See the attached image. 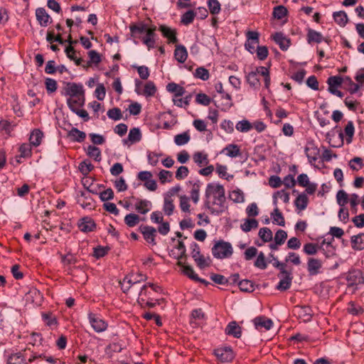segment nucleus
Instances as JSON below:
<instances>
[{
    "label": "nucleus",
    "mask_w": 364,
    "mask_h": 364,
    "mask_svg": "<svg viewBox=\"0 0 364 364\" xmlns=\"http://www.w3.org/2000/svg\"><path fill=\"white\" fill-rule=\"evenodd\" d=\"M205 206L212 214L219 215L226 209L225 191L223 186L218 183H210L205 191Z\"/></svg>",
    "instance_id": "f257e3e1"
},
{
    "label": "nucleus",
    "mask_w": 364,
    "mask_h": 364,
    "mask_svg": "<svg viewBox=\"0 0 364 364\" xmlns=\"http://www.w3.org/2000/svg\"><path fill=\"white\" fill-rule=\"evenodd\" d=\"M129 28L134 39H140L148 50L154 47L156 26L148 28L145 24L141 23L131 26Z\"/></svg>",
    "instance_id": "f03ea898"
},
{
    "label": "nucleus",
    "mask_w": 364,
    "mask_h": 364,
    "mask_svg": "<svg viewBox=\"0 0 364 364\" xmlns=\"http://www.w3.org/2000/svg\"><path fill=\"white\" fill-rule=\"evenodd\" d=\"M160 289L159 287L156 286L154 284L149 283L144 284L140 287V291L139 293L138 303L142 306H148L149 308L154 307L156 304H159V300L154 299L152 297L153 291H158Z\"/></svg>",
    "instance_id": "7ed1b4c3"
},
{
    "label": "nucleus",
    "mask_w": 364,
    "mask_h": 364,
    "mask_svg": "<svg viewBox=\"0 0 364 364\" xmlns=\"http://www.w3.org/2000/svg\"><path fill=\"white\" fill-rule=\"evenodd\" d=\"M258 74L264 77V87L265 88L269 89L270 85L269 71L267 68L264 66L256 68L255 71H252L246 75V80L247 83L255 89L259 88L260 86V82L257 77Z\"/></svg>",
    "instance_id": "20e7f679"
},
{
    "label": "nucleus",
    "mask_w": 364,
    "mask_h": 364,
    "mask_svg": "<svg viewBox=\"0 0 364 364\" xmlns=\"http://www.w3.org/2000/svg\"><path fill=\"white\" fill-rule=\"evenodd\" d=\"M147 277L141 273H132L126 276L122 281L120 282L121 288L123 292H127L132 287H135L139 284L141 282L146 281Z\"/></svg>",
    "instance_id": "39448f33"
},
{
    "label": "nucleus",
    "mask_w": 364,
    "mask_h": 364,
    "mask_svg": "<svg viewBox=\"0 0 364 364\" xmlns=\"http://www.w3.org/2000/svg\"><path fill=\"white\" fill-rule=\"evenodd\" d=\"M232 247L230 242L218 241L212 248L213 255L218 259H224L232 255Z\"/></svg>",
    "instance_id": "423d86ee"
},
{
    "label": "nucleus",
    "mask_w": 364,
    "mask_h": 364,
    "mask_svg": "<svg viewBox=\"0 0 364 364\" xmlns=\"http://www.w3.org/2000/svg\"><path fill=\"white\" fill-rule=\"evenodd\" d=\"M88 320L92 328L97 333H102L107 328V323L97 314L89 313Z\"/></svg>",
    "instance_id": "0eeeda50"
},
{
    "label": "nucleus",
    "mask_w": 364,
    "mask_h": 364,
    "mask_svg": "<svg viewBox=\"0 0 364 364\" xmlns=\"http://www.w3.org/2000/svg\"><path fill=\"white\" fill-rule=\"evenodd\" d=\"M246 37L245 48L250 53H254L259 44V33L257 31H248L246 33Z\"/></svg>",
    "instance_id": "6e6552de"
},
{
    "label": "nucleus",
    "mask_w": 364,
    "mask_h": 364,
    "mask_svg": "<svg viewBox=\"0 0 364 364\" xmlns=\"http://www.w3.org/2000/svg\"><path fill=\"white\" fill-rule=\"evenodd\" d=\"M64 95L70 97H77L85 94L83 86L75 82H67L64 87Z\"/></svg>",
    "instance_id": "1a4fd4ad"
},
{
    "label": "nucleus",
    "mask_w": 364,
    "mask_h": 364,
    "mask_svg": "<svg viewBox=\"0 0 364 364\" xmlns=\"http://www.w3.org/2000/svg\"><path fill=\"white\" fill-rule=\"evenodd\" d=\"M346 280L348 286H357L364 283L363 273L358 269L350 271L346 276Z\"/></svg>",
    "instance_id": "9d476101"
},
{
    "label": "nucleus",
    "mask_w": 364,
    "mask_h": 364,
    "mask_svg": "<svg viewBox=\"0 0 364 364\" xmlns=\"http://www.w3.org/2000/svg\"><path fill=\"white\" fill-rule=\"evenodd\" d=\"M191 255L194 261L200 269L209 266V263L207 262L206 259L200 254V247L198 244L194 243L192 245Z\"/></svg>",
    "instance_id": "9b49d317"
},
{
    "label": "nucleus",
    "mask_w": 364,
    "mask_h": 364,
    "mask_svg": "<svg viewBox=\"0 0 364 364\" xmlns=\"http://www.w3.org/2000/svg\"><path fill=\"white\" fill-rule=\"evenodd\" d=\"M214 353L221 362H230L234 358V353L230 347L217 348L215 350Z\"/></svg>",
    "instance_id": "f8f14e48"
},
{
    "label": "nucleus",
    "mask_w": 364,
    "mask_h": 364,
    "mask_svg": "<svg viewBox=\"0 0 364 364\" xmlns=\"http://www.w3.org/2000/svg\"><path fill=\"white\" fill-rule=\"evenodd\" d=\"M305 153L310 163L316 162L319 156V149L314 143L309 142L305 147Z\"/></svg>",
    "instance_id": "ddd939ff"
},
{
    "label": "nucleus",
    "mask_w": 364,
    "mask_h": 364,
    "mask_svg": "<svg viewBox=\"0 0 364 364\" xmlns=\"http://www.w3.org/2000/svg\"><path fill=\"white\" fill-rule=\"evenodd\" d=\"M254 325L257 330L262 328L269 330L273 326V321L264 316H257L253 320Z\"/></svg>",
    "instance_id": "4468645a"
},
{
    "label": "nucleus",
    "mask_w": 364,
    "mask_h": 364,
    "mask_svg": "<svg viewBox=\"0 0 364 364\" xmlns=\"http://www.w3.org/2000/svg\"><path fill=\"white\" fill-rule=\"evenodd\" d=\"M333 238L331 239V241H326V240H323L321 245H319V250L322 251L326 257L329 258L336 255V249L332 245V241Z\"/></svg>",
    "instance_id": "2eb2a0df"
},
{
    "label": "nucleus",
    "mask_w": 364,
    "mask_h": 364,
    "mask_svg": "<svg viewBox=\"0 0 364 364\" xmlns=\"http://www.w3.org/2000/svg\"><path fill=\"white\" fill-rule=\"evenodd\" d=\"M136 211L140 214H146L151 208V201L146 199H136L134 204Z\"/></svg>",
    "instance_id": "dca6fc26"
},
{
    "label": "nucleus",
    "mask_w": 364,
    "mask_h": 364,
    "mask_svg": "<svg viewBox=\"0 0 364 364\" xmlns=\"http://www.w3.org/2000/svg\"><path fill=\"white\" fill-rule=\"evenodd\" d=\"M78 227L82 232H88L93 231L96 228V225L92 218L85 217L80 220Z\"/></svg>",
    "instance_id": "f3484780"
},
{
    "label": "nucleus",
    "mask_w": 364,
    "mask_h": 364,
    "mask_svg": "<svg viewBox=\"0 0 364 364\" xmlns=\"http://www.w3.org/2000/svg\"><path fill=\"white\" fill-rule=\"evenodd\" d=\"M322 267V262L320 259L310 257L307 262V269L309 274L316 275L318 274L319 269Z\"/></svg>",
    "instance_id": "a211bd4d"
},
{
    "label": "nucleus",
    "mask_w": 364,
    "mask_h": 364,
    "mask_svg": "<svg viewBox=\"0 0 364 364\" xmlns=\"http://www.w3.org/2000/svg\"><path fill=\"white\" fill-rule=\"evenodd\" d=\"M85 103V94L77 97H69L67 100V104L69 108L73 111H75L78 107H82Z\"/></svg>",
    "instance_id": "6ab92c4d"
},
{
    "label": "nucleus",
    "mask_w": 364,
    "mask_h": 364,
    "mask_svg": "<svg viewBox=\"0 0 364 364\" xmlns=\"http://www.w3.org/2000/svg\"><path fill=\"white\" fill-rule=\"evenodd\" d=\"M159 31L162 33V35L165 38L168 39L170 43H175L178 41L176 37V31L175 29H172L170 27L161 25L159 27Z\"/></svg>",
    "instance_id": "aec40b11"
},
{
    "label": "nucleus",
    "mask_w": 364,
    "mask_h": 364,
    "mask_svg": "<svg viewBox=\"0 0 364 364\" xmlns=\"http://www.w3.org/2000/svg\"><path fill=\"white\" fill-rule=\"evenodd\" d=\"M225 333L239 338L242 335L241 328L236 321H231L228 324L225 328Z\"/></svg>",
    "instance_id": "412c9836"
},
{
    "label": "nucleus",
    "mask_w": 364,
    "mask_h": 364,
    "mask_svg": "<svg viewBox=\"0 0 364 364\" xmlns=\"http://www.w3.org/2000/svg\"><path fill=\"white\" fill-rule=\"evenodd\" d=\"M68 136L73 141L82 142L86 138V134L75 127H73L68 133Z\"/></svg>",
    "instance_id": "4be33fe9"
},
{
    "label": "nucleus",
    "mask_w": 364,
    "mask_h": 364,
    "mask_svg": "<svg viewBox=\"0 0 364 364\" xmlns=\"http://www.w3.org/2000/svg\"><path fill=\"white\" fill-rule=\"evenodd\" d=\"M191 186V190L190 191L191 198L194 203H198L200 198V191L201 188V182L200 181H196L195 182L189 181L188 182Z\"/></svg>",
    "instance_id": "5701e85b"
},
{
    "label": "nucleus",
    "mask_w": 364,
    "mask_h": 364,
    "mask_svg": "<svg viewBox=\"0 0 364 364\" xmlns=\"http://www.w3.org/2000/svg\"><path fill=\"white\" fill-rule=\"evenodd\" d=\"M166 90L171 93L174 94L173 98L181 97L186 92V90L183 87L175 82L168 83L166 85Z\"/></svg>",
    "instance_id": "b1692460"
},
{
    "label": "nucleus",
    "mask_w": 364,
    "mask_h": 364,
    "mask_svg": "<svg viewBox=\"0 0 364 364\" xmlns=\"http://www.w3.org/2000/svg\"><path fill=\"white\" fill-rule=\"evenodd\" d=\"M174 57L178 62L181 63H184L188 58V52L186 47L182 45L176 46L174 50Z\"/></svg>",
    "instance_id": "393cba45"
},
{
    "label": "nucleus",
    "mask_w": 364,
    "mask_h": 364,
    "mask_svg": "<svg viewBox=\"0 0 364 364\" xmlns=\"http://www.w3.org/2000/svg\"><path fill=\"white\" fill-rule=\"evenodd\" d=\"M36 18L38 21L39 23L42 26H47L49 20H50V16L47 14L45 9L43 8H38L36 11Z\"/></svg>",
    "instance_id": "a878e982"
},
{
    "label": "nucleus",
    "mask_w": 364,
    "mask_h": 364,
    "mask_svg": "<svg viewBox=\"0 0 364 364\" xmlns=\"http://www.w3.org/2000/svg\"><path fill=\"white\" fill-rule=\"evenodd\" d=\"M141 139V134L139 128L134 127L129 130L127 139L124 140V143L127 144L128 141L132 144L139 141Z\"/></svg>",
    "instance_id": "bb28decb"
},
{
    "label": "nucleus",
    "mask_w": 364,
    "mask_h": 364,
    "mask_svg": "<svg viewBox=\"0 0 364 364\" xmlns=\"http://www.w3.org/2000/svg\"><path fill=\"white\" fill-rule=\"evenodd\" d=\"M274 41L283 50H287L290 46V41L283 33H276L273 37Z\"/></svg>",
    "instance_id": "cd10ccee"
},
{
    "label": "nucleus",
    "mask_w": 364,
    "mask_h": 364,
    "mask_svg": "<svg viewBox=\"0 0 364 364\" xmlns=\"http://www.w3.org/2000/svg\"><path fill=\"white\" fill-rule=\"evenodd\" d=\"M351 245L353 250H362L364 249V233L353 235L351 237Z\"/></svg>",
    "instance_id": "c85d7f7f"
},
{
    "label": "nucleus",
    "mask_w": 364,
    "mask_h": 364,
    "mask_svg": "<svg viewBox=\"0 0 364 364\" xmlns=\"http://www.w3.org/2000/svg\"><path fill=\"white\" fill-rule=\"evenodd\" d=\"M144 239L152 244H155L154 238L156 236V230L154 228L151 226H144L141 229Z\"/></svg>",
    "instance_id": "c756f323"
},
{
    "label": "nucleus",
    "mask_w": 364,
    "mask_h": 364,
    "mask_svg": "<svg viewBox=\"0 0 364 364\" xmlns=\"http://www.w3.org/2000/svg\"><path fill=\"white\" fill-rule=\"evenodd\" d=\"M193 161L200 167L208 165L209 160L208 155L203 152L198 151L193 155Z\"/></svg>",
    "instance_id": "7c9ffc66"
},
{
    "label": "nucleus",
    "mask_w": 364,
    "mask_h": 364,
    "mask_svg": "<svg viewBox=\"0 0 364 364\" xmlns=\"http://www.w3.org/2000/svg\"><path fill=\"white\" fill-rule=\"evenodd\" d=\"M323 40L322 34L318 31L309 28L307 33V41L309 43H320Z\"/></svg>",
    "instance_id": "2f4dec72"
},
{
    "label": "nucleus",
    "mask_w": 364,
    "mask_h": 364,
    "mask_svg": "<svg viewBox=\"0 0 364 364\" xmlns=\"http://www.w3.org/2000/svg\"><path fill=\"white\" fill-rule=\"evenodd\" d=\"M182 267H183L182 271H183V274H186V276H188L190 279L195 280V281H198V282H200L201 283H204L205 284H209V282H206L205 280L200 279L198 277V275L195 273L193 269L191 266L183 265Z\"/></svg>",
    "instance_id": "473e14b6"
},
{
    "label": "nucleus",
    "mask_w": 364,
    "mask_h": 364,
    "mask_svg": "<svg viewBox=\"0 0 364 364\" xmlns=\"http://www.w3.org/2000/svg\"><path fill=\"white\" fill-rule=\"evenodd\" d=\"M271 218L274 224L283 227L285 225L284 218L277 207H276L273 212L271 213Z\"/></svg>",
    "instance_id": "72a5a7b5"
},
{
    "label": "nucleus",
    "mask_w": 364,
    "mask_h": 364,
    "mask_svg": "<svg viewBox=\"0 0 364 364\" xmlns=\"http://www.w3.org/2000/svg\"><path fill=\"white\" fill-rule=\"evenodd\" d=\"M309 199L305 193L299 194L294 201L295 206L300 210H304L306 208Z\"/></svg>",
    "instance_id": "f704fd0d"
},
{
    "label": "nucleus",
    "mask_w": 364,
    "mask_h": 364,
    "mask_svg": "<svg viewBox=\"0 0 364 364\" xmlns=\"http://www.w3.org/2000/svg\"><path fill=\"white\" fill-rule=\"evenodd\" d=\"M43 136V134L40 129H34L30 135V144L35 146H39L41 143Z\"/></svg>",
    "instance_id": "c9c22d12"
},
{
    "label": "nucleus",
    "mask_w": 364,
    "mask_h": 364,
    "mask_svg": "<svg viewBox=\"0 0 364 364\" xmlns=\"http://www.w3.org/2000/svg\"><path fill=\"white\" fill-rule=\"evenodd\" d=\"M258 227V221L254 218L245 219L244 223L240 225V228L242 231L247 232L252 229L257 228Z\"/></svg>",
    "instance_id": "e433bc0d"
},
{
    "label": "nucleus",
    "mask_w": 364,
    "mask_h": 364,
    "mask_svg": "<svg viewBox=\"0 0 364 364\" xmlns=\"http://www.w3.org/2000/svg\"><path fill=\"white\" fill-rule=\"evenodd\" d=\"M333 16L334 21L341 27H344L348 23V16L345 11L334 12Z\"/></svg>",
    "instance_id": "4c0bfd02"
},
{
    "label": "nucleus",
    "mask_w": 364,
    "mask_h": 364,
    "mask_svg": "<svg viewBox=\"0 0 364 364\" xmlns=\"http://www.w3.org/2000/svg\"><path fill=\"white\" fill-rule=\"evenodd\" d=\"M7 364H27L25 358L21 353L11 354L7 360Z\"/></svg>",
    "instance_id": "58836bf2"
},
{
    "label": "nucleus",
    "mask_w": 364,
    "mask_h": 364,
    "mask_svg": "<svg viewBox=\"0 0 364 364\" xmlns=\"http://www.w3.org/2000/svg\"><path fill=\"white\" fill-rule=\"evenodd\" d=\"M223 151H225L226 155L232 158L237 157L241 154L239 146L236 144H229L226 146Z\"/></svg>",
    "instance_id": "ea45409f"
},
{
    "label": "nucleus",
    "mask_w": 364,
    "mask_h": 364,
    "mask_svg": "<svg viewBox=\"0 0 364 364\" xmlns=\"http://www.w3.org/2000/svg\"><path fill=\"white\" fill-rule=\"evenodd\" d=\"M296 311L299 317H303L304 321H309L311 320V310L308 306H296Z\"/></svg>",
    "instance_id": "a19ab883"
},
{
    "label": "nucleus",
    "mask_w": 364,
    "mask_h": 364,
    "mask_svg": "<svg viewBox=\"0 0 364 364\" xmlns=\"http://www.w3.org/2000/svg\"><path fill=\"white\" fill-rule=\"evenodd\" d=\"M139 221V216L134 213H129L124 217L125 224L130 228L136 226Z\"/></svg>",
    "instance_id": "79ce46f5"
},
{
    "label": "nucleus",
    "mask_w": 364,
    "mask_h": 364,
    "mask_svg": "<svg viewBox=\"0 0 364 364\" xmlns=\"http://www.w3.org/2000/svg\"><path fill=\"white\" fill-rule=\"evenodd\" d=\"M258 235L264 242H270L273 238L272 232L268 228H260Z\"/></svg>",
    "instance_id": "37998d69"
},
{
    "label": "nucleus",
    "mask_w": 364,
    "mask_h": 364,
    "mask_svg": "<svg viewBox=\"0 0 364 364\" xmlns=\"http://www.w3.org/2000/svg\"><path fill=\"white\" fill-rule=\"evenodd\" d=\"M190 139V134L188 132H183L175 136L174 142L178 146H183L186 144Z\"/></svg>",
    "instance_id": "c03bdc74"
},
{
    "label": "nucleus",
    "mask_w": 364,
    "mask_h": 364,
    "mask_svg": "<svg viewBox=\"0 0 364 364\" xmlns=\"http://www.w3.org/2000/svg\"><path fill=\"white\" fill-rule=\"evenodd\" d=\"M87 154L90 157L93 158L96 161H100L101 160V151L97 146L92 145L88 146Z\"/></svg>",
    "instance_id": "a18cd8bd"
},
{
    "label": "nucleus",
    "mask_w": 364,
    "mask_h": 364,
    "mask_svg": "<svg viewBox=\"0 0 364 364\" xmlns=\"http://www.w3.org/2000/svg\"><path fill=\"white\" fill-rule=\"evenodd\" d=\"M292 279L293 277L288 276V277H282L277 286V289L280 291H286L289 289L291 287Z\"/></svg>",
    "instance_id": "49530a36"
},
{
    "label": "nucleus",
    "mask_w": 364,
    "mask_h": 364,
    "mask_svg": "<svg viewBox=\"0 0 364 364\" xmlns=\"http://www.w3.org/2000/svg\"><path fill=\"white\" fill-rule=\"evenodd\" d=\"M194 77L202 80H208L210 77V73L208 70L204 67L198 68L194 73Z\"/></svg>",
    "instance_id": "de8ad7c7"
},
{
    "label": "nucleus",
    "mask_w": 364,
    "mask_h": 364,
    "mask_svg": "<svg viewBox=\"0 0 364 364\" xmlns=\"http://www.w3.org/2000/svg\"><path fill=\"white\" fill-rule=\"evenodd\" d=\"M238 286L242 291L252 292L255 290L253 282L248 279H244L239 282Z\"/></svg>",
    "instance_id": "09e8293b"
},
{
    "label": "nucleus",
    "mask_w": 364,
    "mask_h": 364,
    "mask_svg": "<svg viewBox=\"0 0 364 364\" xmlns=\"http://www.w3.org/2000/svg\"><path fill=\"white\" fill-rule=\"evenodd\" d=\"M230 198L233 202L237 203H241L245 201L244 193L240 189L232 191L230 195Z\"/></svg>",
    "instance_id": "8fccbe9b"
},
{
    "label": "nucleus",
    "mask_w": 364,
    "mask_h": 364,
    "mask_svg": "<svg viewBox=\"0 0 364 364\" xmlns=\"http://www.w3.org/2000/svg\"><path fill=\"white\" fill-rule=\"evenodd\" d=\"M235 127L240 132H247L252 128V124L248 120L244 119L238 122Z\"/></svg>",
    "instance_id": "3c124183"
},
{
    "label": "nucleus",
    "mask_w": 364,
    "mask_h": 364,
    "mask_svg": "<svg viewBox=\"0 0 364 364\" xmlns=\"http://www.w3.org/2000/svg\"><path fill=\"white\" fill-rule=\"evenodd\" d=\"M343 78L341 76H331L328 78V88H336L342 85Z\"/></svg>",
    "instance_id": "603ef678"
},
{
    "label": "nucleus",
    "mask_w": 364,
    "mask_h": 364,
    "mask_svg": "<svg viewBox=\"0 0 364 364\" xmlns=\"http://www.w3.org/2000/svg\"><path fill=\"white\" fill-rule=\"evenodd\" d=\"M158 176L161 183L162 184L166 182H171L173 179V173L169 171L164 169L159 171Z\"/></svg>",
    "instance_id": "864d4df0"
},
{
    "label": "nucleus",
    "mask_w": 364,
    "mask_h": 364,
    "mask_svg": "<svg viewBox=\"0 0 364 364\" xmlns=\"http://www.w3.org/2000/svg\"><path fill=\"white\" fill-rule=\"evenodd\" d=\"M195 16V12L189 10L181 16V22L184 25H188L193 21Z\"/></svg>",
    "instance_id": "5fc2aeb1"
},
{
    "label": "nucleus",
    "mask_w": 364,
    "mask_h": 364,
    "mask_svg": "<svg viewBox=\"0 0 364 364\" xmlns=\"http://www.w3.org/2000/svg\"><path fill=\"white\" fill-rule=\"evenodd\" d=\"M208 6L212 14H218L221 10V6L218 0H208Z\"/></svg>",
    "instance_id": "6e6d98bb"
},
{
    "label": "nucleus",
    "mask_w": 364,
    "mask_h": 364,
    "mask_svg": "<svg viewBox=\"0 0 364 364\" xmlns=\"http://www.w3.org/2000/svg\"><path fill=\"white\" fill-rule=\"evenodd\" d=\"M163 210L166 215H171L174 210L173 200L168 197H164V203Z\"/></svg>",
    "instance_id": "4d7b16f0"
},
{
    "label": "nucleus",
    "mask_w": 364,
    "mask_h": 364,
    "mask_svg": "<svg viewBox=\"0 0 364 364\" xmlns=\"http://www.w3.org/2000/svg\"><path fill=\"white\" fill-rule=\"evenodd\" d=\"M254 265L260 269H265L267 268V263L265 260L264 254L262 252H260L257 255Z\"/></svg>",
    "instance_id": "13d9d810"
},
{
    "label": "nucleus",
    "mask_w": 364,
    "mask_h": 364,
    "mask_svg": "<svg viewBox=\"0 0 364 364\" xmlns=\"http://www.w3.org/2000/svg\"><path fill=\"white\" fill-rule=\"evenodd\" d=\"M156 87L154 83L151 81L147 82L144 85V95L146 97H151L155 95Z\"/></svg>",
    "instance_id": "bf43d9fd"
},
{
    "label": "nucleus",
    "mask_w": 364,
    "mask_h": 364,
    "mask_svg": "<svg viewBox=\"0 0 364 364\" xmlns=\"http://www.w3.org/2000/svg\"><path fill=\"white\" fill-rule=\"evenodd\" d=\"M319 250V246L314 243H306L304 246V252L308 255H314Z\"/></svg>",
    "instance_id": "052dcab7"
},
{
    "label": "nucleus",
    "mask_w": 364,
    "mask_h": 364,
    "mask_svg": "<svg viewBox=\"0 0 364 364\" xmlns=\"http://www.w3.org/2000/svg\"><path fill=\"white\" fill-rule=\"evenodd\" d=\"M107 114L109 119L113 120H119L122 118V114L121 109L117 107L110 109L107 111Z\"/></svg>",
    "instance_id": "680f3d73"
},
{
    "label": "nucleus",
    "mask_w": 364,
    "mask_h": 364,
    "mask_svg": "<svg viewBox=\"0 0 364 364\" xmlns=\"http://www.w3.org/2000/svg\"><path fill=\"white\" fill-rule=\"evenodd\" d=\"M354 131H355V128H354L353 122L352 121L348 122V123L345 127V129H344L346 135L348 137V139H347L348 143L351 142L352 138L354 135Z\"/></svg>",
    "instance_id": "e2e57ef3"
},
{
    "label": "nucleus",
    "mask_w": 364,
    "mask_h": 364,
    "mask_svg": "<svg viewBox=\"0 0 364 364\" xmlns=\"http://www.w3.org/2000/svg\"><path fill=\"white\" fill-rule=\"evenodd\" d=\"M287 14V9L283 6H277L274 7L273 16L277 19L283 18Z\"/></svg>",
    "instance_id": "0e129e2a"
},
{
    "label": "nucleus",
    "mask_w": 364,
    "mask_h": 364,
    "mask_svg": "<svg viewBox=\"0 0 364 364\" xmlns=\"http://www.w3.org/2000/svg\"><path fill=\"white\" fill-rule=\"evenodd\" d=\"M338 204L343 207L348 203V194L343 191L340 190L336 194Z\"/></svg>",
    "instance_id": "69168bd1"
},
{
    "label": "nucleus",
    "mask_w": 364,
    "mask_h": 364,
    "mask_svg": "<svg viewBox=\"0 0 364 364\" xmlns=\"http://www.w3.org/2000/svg\"><path fill=\"white\" fill-rule=\"evenodd\" d=\"M188 173L189 170L188 167L185 166H181L178 168L175 176L177 180H183L188 176Z\"/></svg>",
    "instance_id": "338daca9"
},
{
    "label": "nucleus",
    "mask_w": 364,
    "mask_h": 364,
    "mask_svg": "<svg viewBox=\"0 0 364 364\" xmlns=\"http://www.w3.org/2000/svg\"><path fill=\"white\" fill-rule=\"evenodd\" d=\"M287 238V233L283 230H279L277 231L274 235V242L277 244H284L286 239Z\"/></svg>",
    "instance_id": "774afa93"
}]
</instances>
